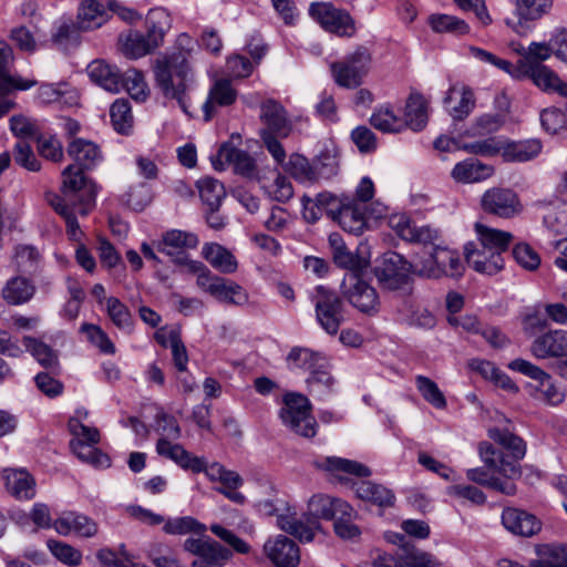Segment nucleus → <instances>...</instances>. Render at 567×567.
<instances>
[{
    "label": "nucleus",
    "mask_w": 567,
    "mask_h": 567,
    "mask_svg": "<svg viewBox=\"0 0 567 567\" xmlns=\"http://www.w3.org/2000/svg\"><path fill=\"white\" fill-rule=\"evenodd\" d=\"M176 50L156 59L154 63L155 82L166 99L175 100L183 112L188 113V82L192 70L188 58L193 51V40L186 34L178 35Z\"/></svg>",
    "instance_id": "1"
},
{
    "label": "nucleus",
    "mask_w": 567,
    "mask_h": 567,
    "mask_svg": "<svg viewBox=\"0 0 567 567\" xmlns=\"http://www.w3.org/2000/svg\"><path fill=\"white\" fill-rule=\"evenodd\" d=\"M95 184L74 166H66L62 172L61 195L48 193L47 200L64 218L68 233L76 238L80 233L76 215L86 216L95 204Z\"/></svg>",
    "instance_id": "2"
},
{
    "label": "nucleus",
    "mask_w": 567,
    "mask_h": 567,
    "mask_svg": "<svg viewBox=\"0 0 567 567\" xmlns=\"http://www.w3.org/2000/svg\"><path fill=\"white\" fill-rule=\"evenodd\" d=\"M164 530L172 535L198 534V537L186 538L183 545L186 551L197 557L192 567H223L231 557V551L206 536V526L192 516L168 519Z\"/></svg>",
    "instance_id": "3"
},
{
    "label": "nucleus",
    "mask_w": 567,
    "mask_h": 567,
    "mask_svg": "<svg viewBox=\"0 0 567 567\" xmlns=\"http://www.w3.org/2000/svg\"><path fill=\"white\" fill-rule=\"evenodd\" d=\"M511 421L499 415L496 425L488 430V436L511 453L509 458L488 443L478 445L481 460L491 468H498L503 476L516 478L520 475L518 461L525 456L526 445L524 441L514 434Z\"/></svg>",
    "instance_id": "4"
},
{
    "label": "nucleus",
    "mask_w": 567,
    "mask_h": 567,
    "mask_svg": "<svg viewBox=\"0 0 567 567\" xmlns=\"http://www.w3.org/2000/svg\"><path fill=\"white\" fill-rule=\"evenodd\" d=\"M511 421L499 415L496 425L488 430V436L511 453L509 458L488 443L478 445L481 460L491 468H498L503 476L516 478L520 475L518 461L525 456L526 445L524 441L514 434Z\"/></svg>",
    "instance_id": "5"
},
{
    "label": "nucleus",
    "mask_w": 567,
    "mask_h": 567,
    "mask_svg": "<svg viewBox=\"0 0 567 567\" xmlns=\"http://www.w3.org/2000/svg\"><path fill=\"white\" fill-rule=\"evenodd\" d=\"M414 272L425 278H456L463 275L464 265L456 251L442 246H431L414 262Z\"/></svg>",
    "instance_id": "6"
},
{
    "label": "nucleus",
    "mask_w": 567,
    "mask_h": 567,
    "mask_svg": "<svg viewBox=\"0 0 567 567\" xmlns=\"http://www.w3.org/2000/svg\"><path fill=\"white\" fill-rule=\"evenodd\" d=\"M260 514L265 516H277V526L292 536L297 537L300 542L310 543L315 538V530L319 529V524L312 522L310 526H306L303 522L297 518L295 507H291L282 499L271 501L262 499L257 504Z\"/></svg>",
    "instance_id": "7"
},
{
    "label": "nucleus",
    "mask_w": 567,
    "mask_h": 567,
    "mask_svg": "<svg viewBox=\"0 0 567 567\" xmlns=\"http://www.w3.org/2000/svg\"><path fill=\"white\" fill-rule=\"evenodd\" d=\"M282 423L293 433L310 439L317 433V421L311 415L309 400L301 394L288 393L280 410Z\"/></svg>",
    "instance_id": "8"
},
{
    "label": "nucleus",
    "mask_w": 567,
    "mask_h": 567,
    "mask_svg": "<svg viewBox=\"0 0 567 567\" xmlns=\"http://www.w3.org/2000/svg\"><path fill=\"white\" fill-rule=\"evenodd\" d=\"M310 299L315 306L316 320L319 326L328 334H336L344 321V307L340 296L324 286H317L311 292Z\"/></svg>",
    "instance_id": "9"
},
{
    "label": "nucleus",
    "mask_w": 567,
    "mask_h": 567,
    "mask_svg": "<svg viewBox=\"0 0 567 567\" xmlns=\"http://www.w3.org/2000/svg\"><path fill=\"white\" fill-rule=\"evenodd\" d=\"M308 12L322 29L330 33L347 38L355 33V22L350 13L336 8L331 2H311Z\"/></svg>",
    "instance_id": "10"
},
{
    "label": "nucleus",
    "mask_w": 567,
    "mask_h": 567,
    "mask_svg": "<svg viewBox=\"0 0 567 567\" xmlns=\"http://www.w3.org/2000/svg\"><path fill=\"white\" fill-rule=\"evenodd\" d=\"M342 296L360 312L374 316L380 300L377 290L358 274H347L340 286Z\"/></svg>",
    "instance_id": "11"
},
{
    "label": "nucleus",
    "mask_w": 567,
    "mask_h": 567,
    "mask_svg": "<svg viewBox=\"0 0 567 567\" xmlns=\"http://www.w3.org/2000/svg\"><path fill=\"white\" fill-rule=\"evenodd\" d=\"M414 272L412 265L398 252H386L382 262L375 268L379 282L386 289L395 290L408 282L410 272Z\"/></svg>",
    "instance_id": "12"
},
{
    "label": "nucleus",
    "mask_w": 567,
    "mask_h": 567,
    "mask_svg": "<svg viewBox=\"0 0 567 567\" xmlns=\"http://www.w3.org/2000/svg\"><path fill=\"white\" fill-rule=\"evenodd\" d=\"M481 206L487 214L501 218H512L518 215L523 206L515 192L508 188H491L486 190L481 199Z\"/></svg>",
    "instance_id": "13"
},
{
    "label": "nucleus",
    "mask_w": 567,
    "mask_h": 567,
    "mask_svg": "<svg viewBox=\"0 0 567 567\" xmlns=\"http://www.w3.org/2000/svg\"><path fill=\"white\" fill-rule=\"evenodd\" d=\"M12 61L13 51L11 47L0 40V118L13 107V103L6 99L9 92L13 89L28 90L35 85V81L12 79L8 75L7 68Z\"/></svg>",
    "instance_id": "14"
},
{
    "label": "nucleus",
    "mask_w": 567,
    "mask_h": 567,
    "mask_svg": "<svg viewBox=\"0 0 567 567\" xmlns=\"http://www.w3.org/2000/svg\"><path fill=\"white\" fill-rule=\"evenodd\" d=\"M529 352L537 360L567 357V330L550 329L538 334L532 341Z\"/></svg>",
    "instance_id": "15"
},
{
    "label": "nucleus",
    "mask_w": 567,
    "mask_h": 567,
    "mask_svg": "<svg viewBox=\"0 0 567 567\" xmlns=\"http://www.w3.org/2000/svg\"><path fill=\"white\" fill-rule=\"evenodd\" d=\"M352 506L338 497H332L330 495L326 494H315L309 501H308V511L307 515L308 523L305 524L306 526H310L312 522H316L318 524V519H333L338 513L344 514H351ZM321 526V525H319ZM321 527H319V530ZM318 532V529L315 530V533Z\"/></svg>",
    "instance_id": "16"
},
{
    "label": "nucleus",
    "mask_w": 567,
    "mask_h": 567,
    "mask_svg": "<svg viewBox=\"0 0 567 567\" xmlns=\"http://www.w3.org/2000/svg\"><path fill=\"white\" fill-rule=\"evenodd\" d=\"M200 290L227 305L244 306L249 299L247 291L240 285L214 274Z\"/></svg>",
    "instance_id": "17"
},
{
    "label": "nucleus",
    "mask_w": 567,
    "mask_h": 567,
    "mask_svg": "<svg viewBox=\"0 0 567 567\" xmlns=\"http://www.w3.org/2000/svg\"><path fill=\"white\" fill-rule=\"evenodd\" d=\"M264 553L277 567H296L300 561L298 545L285 535L268 538Z\"/></svg>",
    "instance_id": "18"
},
{
    "label": "nucleus",
    "mask_w": 567,
    "mask_h": 567,
    "mask_svg": "<svg viewBox=\"0 0 567 567\" xmlns=\"http://www.w3.org/2000/svg\"><path fill=\"white\" fill-rule=\"evenodd\" d=\"M329 243L332 248L334 264L349 270L348 274L359 275L360 271L369 267L370 257L363 248L359 247L355 251L349 250L339 235H331Z\"/></svg>",
    "instance_id": "19"
},
{
    "label": "nucleus",
    "mask_w": 567,
    "mask_h": 567,
    "mask_svg": "<svg viewBox=\"0 0 567 567\" xmlns=\"http://www.w3.org/2000/svg\"><path fill=\"white\" fill-rule=\"evenodd\" d=\"M443 102L453 120L463 121L473 112L476 99L470 86L455 83L450 86Z\"/></svg>",
    "instance_id": "20"
},
{
    "label": "nucleus",
    "mask_w": 567,
    "mask_h": 567,
    "mask_svg": "<svg viewBox=\"0 0 567 567\" xmlns=\"http://www.w3.org/2000/svg\"><path fill=\"white\" fill-rule=\"evenodd\" d=\"M502 524L511 534L520 537H532L542 529V523L535 515L515 507L503 511Z\"/></svg>",
    "instance_id": "21"
},
{
    "label": "nucleus",
    "mask_w": 567,
    "mask_h": 567,
    "mask_svg": "<svg viewBox=\"0 0 567 567\" xmlns=\"http://www.w3.org/2000/svg\"><path fill=\"white\" fill-rule=\"evenodd\" d=\"M6 491L17 501H31L37 495V482L24 468H7L3 471Z\"/></svg>",
    "instance_id": "22"
},
{
    "label": "nucleus",
    "mask_w": 567,
    "mask_h": 567,
    "mask_svg": "<svg viewBox=\"0 0 567 567\" xmlns=\"http://www.w3.org/2000/svg\"><path fill=\"white\" fill-rule=\"evenodd\" d=\"M216 171H224L227 165H233L236 173L250 175L255 171V162L245 151L234 147L230 143H224L217 155L212 158Z\"/></svg>",
    "instance_id": "23"
},
{
    "label": "nucleus",
    "mask_w": 567,
    "mask_h": 567,
    "mask_svg": "<svg viewBox=\"0 0 567 567\" xmlns=\"http://www.w3.org/2000/svg\"><path fill=\"white\" fill-rule=\"evenodd\" d=\"M86 73L90 80L110 93H118L123 87V74L116 65L96 59L89 63Z\"/></svg>",
    "instance_id": "24"
},
{
    "label": "nucleus",
    "mask_w": 567,
    "mask_h": 567,
    "mask_svg": "<svg viewBox=\"0 0 567 567\" xmlns=\"http://www.w3.org/2000/svg\"><path fill=\"white\" fill-rule=\"evenodd\" d=\"M522 78L529 79L544 93L567 99V82L547 65L529 68L522 72Z\"/></svg>",
    "instance_id": "25"
},
{
    "label": "nucleus",
    "mask_w": 567,
    "mask_h": 567,
    "mask_svg": "<svg viewBox=\"0 0 567 567\" xmlns=\"http://www.w3.org/2000/svg\"><path fill=\"white\" fill-rule=\"evenodd\" d=\"M260 118L266 125L261 132H270L280 137H287L291 131V124L284 106L275 100H266L260 106Z\"/></svg>",
    "instance_id": "26"
},
{
    "label": "nucleus",
    "mask_w": 567,
    "mask_h": 567,
    "mask_svg": "<svg viewBox=\"0 0 567 567\" xmlns=\"http://www.w3.org/2000/svg\"><path fill=\"white\" fill-rule=\"evenodd\" d=\"M68 155L74 161V169L81 172L85 177L83 171L92 169L102 159V154L96 144L83 138L73 140L68 146Z\"/></svg>",
    "instance_id": "27"
},
{
    "label": "nucleus",
    "mask_w": 567,
    "mask_h": 567,
    "mask_svg": "<svg viewBox=\"0 0 567 567\" xmlns=\"http://www.w3.org/2000/svg\"><path fill=\"white\" fill-rule=\"evenodd\" d=\"M543 150L538 138L509 141L503 138L502 158L508 163H525L535 159Z\"/></svg>",
    "instance_id": "28"
},
{
    "label": "nucleus",
    "mask_w": 567,
    "mask_h": 567,
    "mask_svg": "<svg viewBox=\"0 0 567 567\" xmlns=\"http://www.w3.org/2000/svg\"><path fill=\"white\" fill-rule=\"evenodd\" d=\"M237 91L227 79H217L209 89L207 100L203 104L205 121H210L218 106H229L235 103Z\"/></svg>",
    "instance_id": "29"
},
{
    "label": "nucleus",
    "mask_w": 567,
    "mask_h": 567,
    "mask_svg": "<svg viewBox=\"0 0 567 567\" xmlns=\"http://www.w3.org/2000/svg\"><path fill=\"white\" fill-rule=\"evenodd\" d=\"M466 262L475 271L494 276L504 268V258L498 252H488V250L473 248V244L465 246Z\"/></svg>",
    "instance_id": "30"
},
{
    "label": "nucleus",
    "mask_w": 567,
    "mask_h": 567,
    "mask_svg": "<svg viewBox=\"0 0 567 567\" xmlns=\"http://www.w3.org/2000/svg\"><path fill=\"white\" fill-rule=\"evenodd\" d=\"M53 528L62 536L75 533L81 537H93L97 533V525L85 515L69 512L53 522Z\"/></svg>",
    "instance_id": "31"
},
{
    "label": "nucleus",
    "mask_w": 567,
    "mask_h": 567,
    "mask_svg": "<svg viewBox=\"0 0 567 567\" xmlns=\"http://www.w3.org/2000/svg\"><path fill=\"white\" fill-rule=\"evenodd\" d=\"M110 19L107 3L102 0H80L76 23L81 30H93L102 27Z\"/></svg>",
    "instance_id": "32"
},
{
    "label": "nucleus",
    "mask_w": 567,
    "mask_h": 567,
    "mask_svg": "<svg viewBox=\"0 0 567 567\" xmlns=\"http://www.w3.org/2000/svg\"><path fill=\"white\" fill-rule=\"evenodd\" d=\"M367 205L348 197L336 221L350 234L361 235L367 228Z\"/></svg>",
    "instance_id": "33"
},
{
    "label": "nucleus",
    "mask_w": 567,
    "mask_h": 567,
    "mask_svg": "<svg viewBox=\"0 0 567 567\" xmlns=\"http://www.w3.org/2000/svg\"><path fill=\"white\" fill-rule=\"evenodd\" d=\"M199 239L196 234L179 229H171L156 240V250L168 256L174 255L176 250L194 249L198 246Z\"/></svg>",
    "instance_id": "34"
},
{
    "label": "nucleus",
    "mask_w": 567,
    "mask_h": 567,
    "mask_svg": "<svg viewBox=\"0 0 567 567\" xmlns=\"http://www.w3.org/2000/svg\"><path fill=\"white\" fill-rule=\"evenodd\" d=\"M202 255L214 269L221 274L230 275L238 268L237 259L233 252L217 243L204 244Z\"/></svg>",
    "instance_id": "35"
},
{
    "label": "nucleus",
    "mask_w": 567,
    "mask_h": 567,
    "mask_svg": "<svg viewBox=\"0 0 567 567\" xmlns=\"http://www.w3.org/2000/svg\"><path fill=\"white\" fill-rule=\"evenodd\" d=\"M494 173L492 166L474 158L457 163L451 172L452 178L457 183L471 184L487 179Z\"/></svg>",
    "instance_id": "36"
},
{
    "label": "nucleus",
    "mask_w": 567,
    "mask_h": 567,
    "mask_svg": "<svg viewBox=\"0 0 567 567\" xmlns=\"http://www.w3.org/2000/svg\"><path fill=\"white\" fill-rule=\"evenodd\" d=\"M353 488L358 498L379 507H390L394 504V493L384 485L371 481H360L353 484Z\"/></svg>",
    "instance_id": "37"
},
{
    "label": "nucleus",
    "mask_w": 567,
    "mask_h": 567,
    "mask_svg": "<svg viewBox=\"0 0 567 567\" xmlns=\"http://www.w3.org/2000/svg\"><path fill=\"white\" fill-rule=\"evenodd\" d=\"M156 452L161 456L174 461L185 470H200V457L192 455L181 444H174L166 439H159L156 443Z\"/></svg>",
    "instance_id": "38"
},
{
    "label": "nucleus",
    "mask_w": 567,
    "mask_h": 567,
    "mask_svg": "<svg viewBox=\"0 0 567 567\" xmlns=\"http://www.w3.org/2000/svg\"><path fill=\"white\" fill-rule=\"evenodd\" d=\"M475 230L481 246L492 254L498 252L502 256L513 240L511 233L492 228L481 223L475 224Z\"/></svg>",
    "instance_id": "39"
},
{
    "label": "nucleus",
    "mask_w": 567,
    "mask_h": 567,
    "mask_svg": "<svg viewBox=\"0 0 567 567\" xmlns=\"http://www.w3.org/2000/svg\"><path fill=\"white\" fill-rule=\"evenodd\" d=\"M34 293V284L23 276H16L10 278L2 288V298L9 305L13 306H19L28 302L29 300L32 299Z\"/></svg>",
    "instance_id": "40"
},
{
    "label": "nucleus",
    "mask_w": 567,
    "mask_h": 567,
    "mask_svg": "<svg viewBox=\"0 0 567 567\" xmlns=\"http://www.w3.org/2000/svg\"><path fill=\"white\" fill-rule=\"evenodd\" d=\"M159 45L161 43L148 32H146V34L131 32L123 40L122 51L131 59H138L148 54Z\"/></svg>",
    "instance_id": "41"
},
{
    "label": "nucleus",
    "mask_w": 567,
    "mask_h": 567,
    "mask_svg": "<svg viewBox=\"0 0 567 567\" xmlns=\"http://www.w3.org/2000/svg\"><path fill=\"white\" fill-rule=\"evenodd\" d=\"M326 358L308 348L295 347L287 355V364L291 370L302 369L312 371L315 368H324Z\"/></svg>",
    "instance_id": "42"
},
{
    "label": "nucleus",
    "mask_w": 567,
    "mask_h": 567,
    "mask_svg": "<svg viewBox=\"0 0 567 567\" xmlns=\"http://www.w3.org/2000/svg\"><path fill=\"white\" fill-rule=\"evenodd\" d=\"M553 54H555V48L551 43L545 42H532L524 56L518 61L517 68L519 72V79L522 72L529 70L534 66H544V61H547Z\"/></svg>",
    "instance_id": "43"
},
{
    "label": "nucleus",
    "mask_w": 567,
    "mask_h": 567,
    "mask_svg": "<svg viewBox=\"0 0 567 567\" xmlns=\"http://www.w3.org/2000/svg\"><path fill=\"white\" fill-rule=\"evenodd\" d=\"M370 124L383 133H399L406 127V123L394 113L390 105L375 109L370 117Z\"/></svg>",
    "instance_id": "44"
},
{
    "label": "nucleus",
    "mask_w": 567,
    "mask_h": 567,
    "mask_svg": "<svg viewBox=\"0 0 567 567\" xmlns=\"http://www.w3.org/2000/svg\"><path fill=\"white\" fill-rule=\"evenodd\" d=\"M403 121L406 127L417 132L427 123L426 101L421 94H411L405 104Z\"/></svg>",
    "instance_id": "45"
},
{
    "label": "nucleus",
    "mask_w": 567,
    "mask_h": 567,
    "mask_svg": "<svg viewBox=\"0 0 567 567\" xmlns=\"http://www.w3.org/2000/svg\"><path fill=\"white\" fill-rule=\"evenodd\" d=\"M199 197L208 209H219L226 197L224 185L213 177H203L196 183Z\"/></svg>",
    "instance_id": "46"
},
{
    "label": "nucleus",
    "mask_w": 567,
    "mask_h": 567,
    "mask_svg": "<svg viewBox=\"0 0 567 567\" xmlns=\"http://www.w3.org/2000/svg\"><path fill=\"white\" fill-rule=\"evenodd\" d=\"M97 443L84 444L79 441H70V447L73 454L82 462L87 463L96 468H107L111 460L107 454L103 453L95 445Z\"/></svg>",
    "instance_id": "47"
},
{
    "label": "nucleus",
    "mask_w": 567,
    "mask_h": 567,
    "mask_svg": "<svg viewBox=\"0 0 567 567\" xmlns=\"http://www.w3.org/2000/svg\"><path fill=\"white\" fill-rule=\"evenodd\" d=\"M539 558L530 567H567V545L546 544L538 548Z\"/></svg>",
    "instance_id": "48"
},
{
    "label": "nucleus",
    "mask_w": 567,
    "mask_h": 567,
    "mask_svg": "<svg viewBox=\"0 0 567 567\" xmlns=\"http://www.w3.org/2000/svg\"><path fill=\"white\" fill-rule=\"evenodd\" d=\"M22 343L28 352L44 368H55L59 363L58 353L42 340L24 336Z\"/></svg>",
    "instance_id": "49"
},
{
    "label": "nucleus",
    "mask_w": 567,
    "mask_h": 567,
    "mask_svg": "<svg viewBox=\"0 0 567 567\" xmlns=\"http://www.w3.org/2000/svg\"><path fill=\"white\" fill-rule=\"evenodd\" d=\"M110 116L112 125L117 133L124 135L131 133L133 127V115L127 100L117 99L111 105Z\"/></svg>",
    "instance_id": "50"
},
{
    "label": "nucleus",
    "mask_w": 567,
    "mask_h": 567,
    "mask_svg": "<svg viewBox=\"0 0 567 567\" xmlns=\"http://www.w3.org/2000/svg\"><path fill=\"white\" fill-rule=\"evenodd\" d=\"M147 32L161 44L165 33L171 29L172 19L164 8H153L146 16Z\"/></svg>",
    "instance_id": "51"
},
{
    "label": "nucleus",
    "mask_w": 567,
    "mask_h": 567,
    "mask_svg": "<svg viewBox=\"0 0 567 567\" xmlns=\"http://www.w3.org/2000/svg\"><path fill=\"white\" fill-rule=\"evenodd\" d=\"M415 385L422 398L437 410H444L446 408V399L433 380L424 375H416Z\"/></svg>",
    "instance_id": "52"
},
{
    "label": "nucleus",
    "mask_w": 567,
    "mask_h": 567,
    "mask_svg": "<svg viewBox=\"0 0 567 567\" xmlns=\"http://www.w3.org/2000/svg\"><path fill=\"white\" fill-rule=\"evenodd\" d=\"M323 467L329 472H343L358 477L371 475V470L364 464L337 456L327 457L323 461Z\"/></svg>",
    "instance_id": "53"
},
{
    "label": "nucleus",
    "mask_w": 567,
    "mask_h": 567,
    "mask_svg": "<svg viewBox=\"0 0 567 567\" xmlns=\"http://www.w3.org/2000/svg\"><path fill=\"white\" fill-rule=\"evenodd\" d=\"M429 23L435 32L460 35L470 31V27L464 20L450 14H432L429 17Z\"/></svg>",
    "instance_id": "54"
},
{
    "label": "nucleus",
    "mask_w": 567,
    "mask_h": 567,
    "mask_svg": "<svg viewBox=\"0 0 567 567\" xmlns=\"http://www.w3.org/2000/svg\"><path fill=\"white\" fill-rule=\"evenodd\" d=\"M540 122L544 130L554 135H567V113L557 109L548 107L542 111Z\"/></svg>",
    "instance_id": "55"
},
{
    "label": "nucleus",
    "mask_w": 567,
    "mask_h": 567,
    "mask_svg": "<svg viewBox=\"0 0 567 567\" xmlns=\"http://www.w3.org/2000/svg\"><path fill=\"white\" fill-rule=\"evenodd\" d=\"M553 0H516L515 8L517 16L526 21L542 18L549 11Z\"/></svg>",
    "instance_id": "56"
},
{
    "label": "nucleus",
    "mask_w": 567,
    "mask_h": 567,
    "mask_svg": "<svg viewBox=\"0 0 567 567\" xmlns=\"http://www.w3.org/2000/svg\"><path fill=\"white\" fill-rule=\"evenodd\" d=\"M123 87L131 97L137 102H144L150 95L147 83L142 72L132 69L123 75Z\"/></svg>",
    "instance_id": "57"
},
{
    "label": "nucleus",
    "mask_w": 567,
    "mask_h": 567,
    "mask_svg": "<svg viewBox=\"0 0 567 567\" xmlns=\"http://www.w3.org/2000/svg\"><path fill=\"white\" fill-rule=\"evenodd\" d=\"M106 311L111 321L121 330L132 331V316L127 307L115 297L106 299Z\"/></svg>",
    "instance_id": "58"
},
{
    "label": "nucleus",
    "mask_w": 567,
    "mask_h": 567,
    "mask_svg": "<svg viewBox=\"0 0 567 567\" xmlns=\"http://www.w3.org/2000/svg\"><path fill=\"white\" fill-rule=\"evenodd\" d=\"M47 546L59 561L68 566H79L82 563V553L66 543L49 539Z\"/></svg>",
    "instance_id": "59"
},
{
    "label": "nucleus",
    "mask_w": 567,
    "mask_h": 567,
    "mask_svg": "<svg viewBox=\"0 0 567 567\" xmlns=\"http://www.w3.org/2000/svg\"><path fill=\"white\" fill-rule=\"evenodd\" d=\"M512 254L515 261L527 271H535L540 266L539 254L526 243L516 244Z\"/></svg>",
    "instance_id": "60"
},
{
    "label": "nucleus",
    "mask_w": 567,
    "mask_h": 567,
    "mask_svg": "<svg viewBox=\"0 0 567 567\" xmlns=\"http://www.w3.org/2000/svg\"><path fill=\"white\" fill-rule=\"evenodd\" d=\"M80 331L84 333L87 340L105 354H114L115 346L109 336L96 324L83 323Z\"/></svg>",
    "instance_id": "61"
},
{
    "label": "nucleus",
    "mask_w": 567,
    "mask_h": 567,
    "mask_svg": "<svg viewBox=\"0 0 567 567\" xmlns=\"http://www.w3.org/2000/svg\"><path fill=\"white\" fill-rule=\"evenodd\" d=\"M336 83L347 89H353L361 84L362 78L342 60L330 65Z\"/></svg>",
    "instance_id": "62"
},
{
    "label": "nucleus",
    "mask_w": 567,
    "mask_h": 567,
    "mask_svg": "<svg viewBox=\"0 0 567 567\" xmlns=\"http://www.w3.org/2000/svg\"><path fill=\"white\" fill-rule=\"evenodd\" d=\"M358 513L352 507L351 514H342L338 513V515L333 518L334 524V533L342 539H355L361 535L360 528L354 524V519L357 518Z\"/></svg>",
    "instance_id": "63"
},
{
    "label": "nucleus",
    "mask_w": 567,
    "mask_h": 567,
    "mask_svg": "<svg viewBox=\"0 0 567 567\" xmlns=\"http://www.w3.org/2000/svg\"><path fill=\"white\" fill-rule=\"evenodd\" d=\"M310 393L322 396L332 390L334 380L323 368H315L307 379Z\"/></svg>",
    "instance_id": "64"
}]
</instances>
